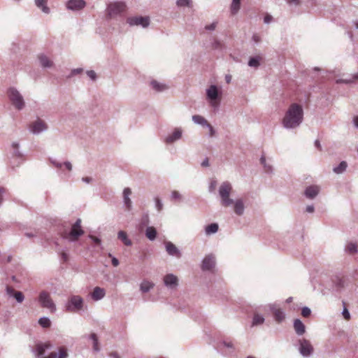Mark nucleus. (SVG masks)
I'll use <instances>...</instances> for the list:
<instances>
[{"mask_svg": "<svg viewBox=\"0 0 358 358\" xmlns=\"http://www.w3.org/2000/svg\"><path fill=\"white\" fill-rule=\"evenodd\" d=\"M231 190L232 185L229 182L225 181L220 185L218 192L221 199V204L225 207L234 204L235 214L241 216L244 214L245 211L244 201L242 198L237 199L235 201L230 199L229 196Z\"/></svg>", "mask_w": 358, "mask_h": 358, "instance_id": "obj_1", "label": "nucleus"}, {"mask_svg": "<svg viewBox=\"0 0 358 358\" xmlns=\"http://www.w3.org/2000/svg\"><path fill=\"white\" fill-rule=\"evenodd\" d=\"M303 119V110L301 105L292 103L282 119V125L287 129H295L301 124Z\"/></svg>", "mask_w": 358, "mask_h": 358, "instance_id": "obj_2", "label": "nucleus"}, {"mask_svg": "<svg viewBox=\"0 0 358 358\" xmlns=\"http://www.w3.org/2000/svg\"><path fill=\"white\" fill-rule=\"evenodd\" d=\"M84 299L79 295H71L65 303V308L69 313H78L83 310Z\"/></svg>", "mask_w": 358, "mask_h": 358, "instance_id": "obj_3", "label": "nucleus"}, {"mask_svg": "<svg viewBox=\"0 0 358 358\" xmlns=\"http://www.w3.org/2000/svg\"><path fill=\"white\" fill-rule=\"evenodd\" d=\"M126 5L123 2L115 1L108 4L106 9V19H115L124 12Z\"/></svg>", "mask_w": 358, "mask_h": 358, "instance_id": "obj_4", "label": "nucleus"}, {"mask_svg": "<svg viewBox=\"0 0 358 358\" xmlns=\"http://www.w3.org/2000/svg\"><path fill=\"white\" fill-rule=\"evenodd\" d=\"M84 234V230L81 227V220L77 219L75 223L71 226L69 232L63 235V238L67 239L69 242H76L79 237Z\"/></svg>", "mask_w": 358, "mask_h": 358, "instance_id": "obj_5", "label": "nucleus"}, {"mask_svg": "<svg viewBox=\"0 0 358 358\" xmlns=\"http://www.w3.org/2000/svg\"><path fill=\"white\" fill-rule=\"evenodd\" d=\"M8 96L14 107L20 110L24 108L25 103L23 96L20 92L15 87H10L8 90Z\"/></svg>", "mask_w": 358, "mask_h": 358, "instance_id": "obj_6", "label": "nucleus"}, {"mask_svg": "<svg viewBox=\"0 0 358 358\" xmlns=\"http://www.w3.org/2000/svg\"><path fill=\"white\" fill-rule=\"evenodd\" d=\"M38 301L42 308L48 309L50 313H55L57 310L56 305L48 292H41L38 295Z\"/></svg>", "mask_w": 358, "mask_h": 358, "instance_id": "obj_7", "label": "nucleus"}, {"mask_svg": "<svg viewBox=\"0 0 358 358\" xmlns=\"http://www.w3.org/2000/svg\"><path fill=\"white\" fill-rule=\"evenodd\" d=\"M326 289L330 292H338L344 287V281L339 276L335 275L322 282Z\"/></svg>", "mask_w": 358, "mask_h": 358, "instance_id": "obj_8", "label": "nucleus"}, {"mask_svg": "<svg viewBox=\"0 0 358 358\" xmlns=\"http://www.w3.org/2000/svg\"><path fill=\"white\" fill-rule=\"evenodd\" d=\"M298 345L299 352L302 357H308L313 355L314 348L309 340L300 338L298 340Z\"/></svg>", "mask_w": 358, "mask_h": 358, "instance_id": "obj_9", "label": "nucleus"}, {"mask_svg": "<svg viewBox=\"0 0 358 358\" xmlns=\"http://www.w3.org/2000/svg\"><path fill=\"white\" fill-rule=\"evenodd\" d=\"M268 309L272 312L275 321L278 323H281L285 318V313L278 307L275 303H269L262 307L263 311H266Z\"/></svg>", "mask_w": 358, "mask_h": 358, "instance_id": "obj_10", "label": "nucleus"}, {"mask_svg": "<svg viewBox=\"0 0 358 358\" xmlns=\"http://www.w3.org/2000/svg\"><path fill=\"white\" fill-rule=\"evenodd\" d=\"M216 349L220 353L229 356L236 351V347L231 341H222L217 343Z\"/></svg>", "mask_w": 358, "mask_h": 358, "instance_id": "obj_11", "label": "nucleus"}, {"mask_svg": "<svg viewBox=\"0 0 358 358\" xmlns=\"http://www.w3.org/2000/svg\"><path fill=\"white\" fill-rule=\"evenodd\" d=\"M127 22L129 26H140L143 28H147L150 23V17L148 16H134L129 17Z\"/></svg>", "mask_w": 358, "mask_h": 358, "instance_id": "obj_12", "label": "nucleus"}, {"mask_svg": "<svg viewBox=\"0 0 358 358\" xmlns=\"http://www.w3.org/2000/svg\"><path fill=\"white\" fill-rule=\"evenodd\" d=\"M206 96L207 99L210 101V106L216 108L218 106V103L217 101L220 99V93L218 91V88L215 85H211L206 90Z\"/></svg>", "mask_w": 358, "mask_h": 358, "instance_id": "obj_13", "label": "nucleus"}, {"mask_svg": "<svg viewBox=\"0 0 358 358\" xmlns=\"http://www.w3.org/2000/svg\"><path fill=\"white\" fill-rule=\"evenodd\" d=\"M216 264L215 257L213 254L206 255L201 262V268L203 271H212Z\"/></svg>", "mask_w": 358, "mask_h": 358, "instance_id": "obj_14", "label": "nucleus"}, {"mask_svg": "<svg viewBox=\"0 0 358 358\" xmlns=\"http://www.w3.org/2000/svg\"><path fill=\"white\" fill-rule=\"evenodd\" d=\"M48 129L47 124L42 120L38 119L29 126V131L33 134L38 135Z\"/></svg>", "mask_w": 358, "mask_h": 358, "instance_id": "obj_15", "label": "nucleus"}, {"mask_svg": "<svg viewBox=\"0 0 358 358\" xmlns=\"http://www.w3.org/2000/svg\"><path fill=\"white\" fill-rule=\"evenodd\" d=\"M182 129L180 127H176L174 129L171 134H169L164 138V142L166 144L171 145L176 141L180 140L182 136Z\"/></svg>", "mask_w": 358, "mask_h": 358, "instance_id": "obj_16", "label": "nucleus"}, {"mask_svg": "<svg viewBox=\"0 0 358 358\" xmlns=\"http://www.w3.org/2000/svg\"><path fill=\"white\" fill-rule=\"evenodd\" d=\"M86 6L84 0H69L66 3V7L68 10L77 12L83 9Z\"/></svg>", "mask_w": 358, "mask_h": 358, "instance_id": "obj_17", "label": "nucleus"}, {"mask_svg": "<svg viewBox=\"0 0 358 358\" xmlns=\"http://www.w3.org/2000/svg\"><path fill=\"white\" fill-rule=\"evenodd\" d=\"M166 251L169 255L180 259L182 257L181 251L171 242L166 241L164 243Z\"/></svg>", "mask_w": 358, "mask_h": 358, "instance_id": "obj_18", "label": "nucleus"}, {"mask_svg": "<svg viewBox=\"0 0 358 358\" xmlns=\"http://www.w3.org/2000/svg\"><path fill=\"white\" fill-rule=\"evenodd\" d=\"M164 284L169 289H176L178 285V279L176 275L169 273L164 277Z\"/></svg>", "mask_w": 358, "mask_h": 358, "instance_id": "obj_19", "label": "nucleus"}, {"mask_svg": "<svg viewBox=\"0 0 358 358\" xmlns=\"http://www.w3.org/2000/svg\"><path fill=\"white\" fill-rule=\"evenodd\" d=\"M6 294L14 298L17 303H22L24 300V296L20 291H16L13 287L7 286L6 288Z\"/></svg>", "mask_w": 358, "mask_h": 358, "instance_id": "obj_20", "label": "nucleus"}, {"mask_svg": "<svg viewBox=\"0 0 358 358\" xmlns=\"http://www.w3.org/2000/svg\"><path fill=\"white\" fill-rule=\"evenodd\" d=\"M52 348V345L49 341L36 344V352L37 358H41V357L43 356L47 350H50Z\"/></svg>", "mask_w": 358, "mask_h": 358, "instance_id": "obj_21", "label": "nucleus"}, {"mask_svg": "<svg viewBox=\"0 0 358 358\" xmlns=\"http://www.w3.org/2000/svg\"><path fill=\"white\" fill-rule=\"evenodd\" d=\"M320 188L317 185H310L306 188L304 195L309 199H315L319 194Z\"/></svg>", "mask_w": 358, "mask_h": 358, "instance_id": "obj_22", "label": "nucleus"}, {"mask_svg": "<svg viewBox=\"0 0 358 358\" xmlns=\"http://www.w3.org/2000/svg\"><path fill=\"white\" fill-rule=\"evenodd\" d=\"M123 203L126 208V210L130 211L132 208V202L130 199L131 194V190L129 187H125L123 190Z\"/></svg>", "mask_w": 358, "mask_h": 358, "instance_id": "obj_23", "label": "nucleus"}, {"mask_svg": "<svg viewBox=\"0 0 358 358\" xmlns=\"http://www.w3.org/2000/svg\"><path fill=\"white\" fill-rule=\"evenodd\" d=\"M91 298L95 301H99L102 299L106 295V291L103 288L99 287H95L90 294Z\"/></svg>", "mask_w": 358, "mask_h": 358, "instance_id": "obj_24", "label": "nucleus"}, {"mask_svg": "<svg viewBox=\"0 0 358 358\" xmlns=\"http://www.w3.org/2000/svg\"><path fill=\"white\" fill-rule=\"evenodd\" d=\"M40 65L43 69H50L53 66V62L45 55L41 54L38 57Z\"/></svg>", "mask_w": 358, "mask_h": 358, "instance_id": "obj_25", "label": "nucleus"}, {"mask_svg": "<svg viewBox=\"0 0 358 358\" xmlns=\"http://www.w3.org/2000/svg\"><path fill=\"white\" fill-rule=\"evenodd\" d=\"M293 326L295 333L298 336H302L306 333V326L300 319H295L294 320Z\"/></svg>", "mask_w": 358, "mask_h": 358, "instance_id": "obj_26", "label": "nucleus"}, {"mask_svg": "<svg viewBox=\"0 0 358 358\" xmlns=\"http://www.w3.org/2000/svg\"><path fill=\"white\" fill-rule=\"evenodd\" d=\"M265 318L262 314H260L257 312H254L253 317L252 320L251 327H256L262 325L264 323Z\"/></svg>", "mask_w": 358, "mask_h": 358, "instance_id": "obj_27", "label": "nucleus"}, {"mask_svg": "<svg viewBox=\"0 0 358 358\" xmlns=\"http://www.w3.org/2000/svg\"><path fill=\"white\" fill-rule=\"evenodd\" d=\"M36 6L42 10L43 13L48 14L50 12V8L47 6L48 0H34Z\"/></svg>", "mask_w": 358, "mask_h": 358, "instance_id": "obj_28", "label": "nucleus"}, {"mask_svg": "<svg viewBox=\"0 0 358 358\" xmlns=\"http://www.w3.org/2000/svg\"><path fill=\"white\" fill-rule=\"evenodd\" d=\"M345 252L349 255H355L358 252V247L355 243L349 242L345 246Z\"/></svg>", "mask_w": 358, "mask_h": 358, "instance_id": "obj_29", "label": "nucleus"}, {"mask_svg": "<svg viewBox=\"0 0 358 358\" xmlns=\"http://www.w3.org/2000/svg\"><path fill=\"white\" fill-rule=\"evenodd\" d=\"M155 286V284L148 280H143L140 284V290L143 293H147L150 292Z\"/></svg>", "mask_w": 358, "mask_h": 358, "instance_id": "obj_30", "label": "nucleus"}, {"mask_svg": "<svg viewBox=\"0 0 358 358\" xmlns=\"http://www.w3.org/2000/svg\"><path fill=\"white\" fill-rule=\"evenodd\" d=\"M117 238L127 246H131L132 245L131 241L128 238L127 233L124 231H120L117 233Z\"/></svg>", "mask_w": 358, "mask_h": 358, "instance_id": "obj_31", "label": "nucleus"}, {"mask_svg": "<svg viewBox=\"0 0 358 358\" xmlns=\"http://www.w3.org/2000/svg\"><path fill=\"white\" fill-rule=\"evenodd\" d=\"M11 148L13 150V156L19 159L23 157V154L20 150V144L17 142H13L11 144Z\"/></svg>", "mask_w": 358, "mask_h": 358, "instance_id": "obj_32", "label": "nucleus"}, {"mask_svg": "<svg viewBox=\"0 0 358 358\" xmlns=\"http://www.w3.org/2000/svg\"><path fill=\"white\" fill-rule=\"evenodd\" d=\"M219 226L217 223H212L205 227V234L207 236L214 234L218 231Z\"/></svg>", "mask_w": 358, "mask_h": 358, "instance_id": "obj_33", "label": "nucleus"}, {"mask_svg": "<svg viewBox=\"0 0 358 358\" xmlns=\"http://www.w3.org/2000/svg\"><path fill=\"white\" fill-rule=\"evenodd\" d=\"M145 236L150 241H155L157 237V230L154 227H147Z\"/></svg>", "mask_w": 358, "mask_h": 358, "instance_id": "obj_34", "label": "nucleus"}, {"mask_svg": "<svg viewBox=\"0 0 358 358\" xmlns=\"http://www.w3.org/2000/svg\"><path fill=\"white\" fill-rule=\"evenodd\" d=\"M358 80V71L351 76L349 78L345 79H338L336 80L337 84L343 83V84H351L355 83V80Z\"/></svg>", "mask_w": 358, "mask_h": 358, "instance_id": "obj_35", "label": "nucleus"}, {"mask_svg": "<svg viewBox=\"0 0 358 358\" xmlns=\"http://www.w3.org/2000/svg\"><path fill=\"white\" fill-rule=\"evenodd\" d=\"M347 167V162L342 161L337 166L334 167L333 171L336 174H341L346 171Z\"/></svg>", "mask_w": 358, "mask_h": 358, "instance_id": "obj_36", "label": "nucleus"}, {"mask_svg": "<svg viewBox=\"0 0 358 358\" xmlns=\"http://www.w3.org/2000/svg\"><path fill=\"white\" fill-rule=\"evenodd\" d=\"M152 87L157 92H162L167 89V86L162 83H159L156 80H152L150 83Z\"/></svg>", "mask_w": 358, "mask_h": 358, "instance_id": "obj_37", "label": "nucleus"}, {"mask_svg": "<svg viewBox=\"0 0 358 358\" xmlns=\"http://www.w3.org/2000/svg\"><path fill=\"white\" fill-rule=\"evenodd\" d=\"M192 121L196 124H200L201 126L206 127L207 124L208 123L207 120L202 116L199 115H194L192 117Z\"/></svg>", "mask_w": 358, "mask_h": 358, "instance_id": "obj_38", "label": "nucleus"}, {"mask_svg": "<svg viewBox=\"0 0 358 358\" xmlns=\"http://www.w3.org/2000/svg\"><path fill=\"white\" fill-rule=\"evenodd\" d=\"M260 162L262 164V166H264V171L266 173H273V166H272V165L266 163V157L264 155H262V157L260 158Z\"/></svg>", "mask_w": 358, "mask_h": 358, "instance_id": "obj_39", "label": "nucleus"}, {"mask_svg": "<svg viewBox=\"0 0 358 358\" xmlns=\"http://www.w3.org/2000/svg\"><path fill=\"white\" fill-rule=\"evenodd\" d=\"M240 7L241 0H232L230 7L231 14L236 15L240 10Z\"/></svg>", "mask_w": 358, "mask_h": 358, "instance_id": "obj_40", "label": "nucleus"}, {"mask_svg": "<svg viewBox=\"0 0 358 358\" xmlns=\"http://www.w3.org/2000/svg\"><path fill=\"white\" fill-rule=\"evenodd\" d=\"M39 325L43 328H49L51 326V321L48 317H41L38 321Z\"/></svg>", "mask_w": 358, "mask_h": 358, "instance_id": "obj_41", "label": "nucleus"}, {"mask_svg": "<svg viewBox=\"0 0 358 358\" xmlns=\"http://www.w3.org/2000/svg\"><path fill=\"white\" fill-rule=\"evenodd\" d=\"M90 338L93 342V350L96 352H99L100 348L99 346V340H98V337H97L96 334L94 333L91 334L90 336Z\"/></svg>", "mask_w": 358, "mask_h": 358, "instance_id": "obj_42", "label": "nucleus"}, {"mask_svg": "<svg viewBox=\"0 0 358 358\" xmlns=\"http://www.w3.org/2000/svg\"><path fill=\"white\" fill-rule=\"evenodd\" d=\"M68 356L67 350L64 347L59 348L58 353L55 352V358H67Z\"/></svg>", "mask_w": 358, "mask_h": 358, "instance_id": "obj_43", "label": "nucleus"}, {"mask_svg": "<svg viewBox=\"0 0 358 358\" xmlns=\"http://www.w3.org/2000/svg\"><path fill=\"white\" fill-rule=\"evenodd\" d=\"M260 57H253L249 59L248 66L250 67L257 68L260 65Z\"/></svg>", "mask_w": 358, "mask_h": 358, "instance_id": "obj_44", "label": "nucleus"}, {"mask_svg": "<svg viewBox=\"0 0 358 358\" xmlns=\"http://www.w3.org/2000/svg\"><path fill=\"white\" fill-rule=\"evenodd\" d=\"M150 223V218L148 213H145L142 215L141 220V225L142 227H149L148 224Z\"/></svg>", "mask_w": 358, "mask_h": 358, "instance_id": "obj_45", "label": "nucleus"}, {"mask_svg": "<svg viewBox=\"0 0 358 358\" xmlns=\"http://www.w3.org/2000/svg\"><path fill=\"white\" fill-rule=\"evenodd\" d=\"M176 4L179 7L191 6V0H177Z\"/></svg>", "mask_w": 358, "mask_h": 358, "instance_id": "obj_46", "label": "nucleus"}, {"mask_svg": "<svg viewBox=\"0 0 358 358\" xmlns=\"http://www.w3.org/2000/svg\"><path fill=\"white\" fill-rule=\"evenodd\" d=\"M155 208L158 211H161L163 208V203L159 197H155Z\"/></svg>", "mask_w": 358, "mask_h": 358, "instance_id": "obj_47", "label": "nucleus"}, {"mask_svg": "<svg viewBox=\"0 0 358 358\" xmlns=\"http://www.w3.org/2000/svg\"><path fill=\"white\" fill-rule=\"evenodd\" d=\"M216 186H217L216 180H214V179L211 180L209 183V186H208V192L210 193L214 192L215 190Z\"/></svg>", "mask_w": 358, "mask_h": 358, "instance_id": "obj_48", "label": "nucleus"}, {"mask_svg": "<svg viewBox=\"0 0 358 358\" xmlns=\"http://www.w3.org/2000/svg\"><path fill=\"white\" fill-rule=\"evenodd\" d=\"M310 314H311V310L308 307L305 306L302 308L301 315L303 317H308V316L310 315Z\"/></svg>", "mask_w": 358, "mask_h": 358, "instance_id": "obj_49", "label": "nucleus"}, {"mask_svg": "<svg viewBox=\"0 0 358 358\" xmlns=\"http://www.w3.org/2000/svg\"><path fill=\"white\" fill-rule=\"evenodd\" d=\"M83 71V69L82 68H77V69H73L71 70L69 76V78H71L77 74H80Z\"/></svg>", "mask_w": 358, "mask_h": 358, "instance_id": "obj_50", "label": "nucleus"}, {"mask_svg": "<svg viewBox=\"0 0 358 358\" xmlns=\"http://www.w3.org/2000/svg\"><path fill=\"white\" fill-rule=\"evenodd\" d=\"M88 237L94 243H96L97 245H99L101 247V248L102 249V246H101V241L99 238H97L93 235H89Z\"/></svg>", "mask_w": 358, "mask_h": 358, "instance_id": "obj_51", "label": "nucleus"}, {"mask_svg": "<svg viewBox=\"0 0 358 358\" xmlns=\"http://www.w3.org/2000/svg\"><path fill=\"white\" fill-rule=\"evenodd\" d=\"M171 198L173 200H180L182 198L181 194L178 191H173L171 194Z\"/></svg>", "mask_w": 358, "mask_h": 358, "instance_id": "obj_52", "label": "nucleus"}, {"mask_svg": "<svg viewBox=\"0 0 358 358\" xmlns=\"http://www.w3.org/2000/svg\"><path fill=\"white\" fill-rule=\"evenodd\" d=\"M342 315L346 320H349L351 318L350 313L345 306H344V308L343 309Z\"/></svg>", "mask_w": 358, "mask_h": 358, "instance_id": "obj_53", "label": "nucleus"}, {"mask_svg": "<svg viewBox=\"0 0 358 358\" xmlns=\"http://www.w3.org/2000/svg\"><path fill=\"white\" fill-rule=\"evenodd\" d=\"M50 163L57 169H62V167L64 166L63 163L59 162L56 159H50Z\"/></svg>", "mask_w": 358, "mask_h": 358, "instance_id": "obj_54", "label": "nucleus"}, {"mask_svg": "<svg viewBox=\"0 0 358 358\" xmlns=\"http://www.w3.org/2000/svg\"><path fill=\"white\" fill-rule=\"evenodd\" d=\"M87 76L92 80H95L96 79V74L94 71L90 70L86 72Z\"/></svg>", "mask_w": 358, "mask_h": 358, "instance_id": "obj_55", "label": "nucleus"}, {"mask_svg": "<svg viewBox=\"0 0 358 358\" xmlns=\"http://www.w3.org/2000/svg\"><path fill=\"white\" fill-rule=\"evenodd\" d=\"M6 192V189L4 187H0V206L2 205L3 202V196Z\"/></svg>", "mask_w": 358, "mask_h": 358, "instance_id": "obj_56", "label": "nucleus"}, {"mask_svg": "<svg viewBox=\"0 0 358 358\" xmlns=\"http://www.w3.org/2000/svg\"><path fill=\"white\" fill-rule=\"evenodd\" d=\"M216 26H217V22H214L210 24L206 25L205 29H206L208 31H213L215 29Z\"/></svg>", "mask_w": 358, "mask_h": 358, "instance_id": "obj_57", "label": "nucleus"}, {"mask_svg": "<svg viewBox=\"0 0 358 358\" xmlns=\"http://www.w3.org/2000/svg\"><path fill=\"white\" fill-rule=\"evenodd\" d=\"M287 4H289V6H298L300 5L301 3V1L300 0H286Z\"/></svg>", "mask_w": 358, "mask_h": 358, "instance_id": "obj_58", "label": "nucleus"}, {"mask_svg": "<svg viewBox=\"0 0 358 358\" xmlns=\"http://www.w3.org/2000/svg\"><path fill=\"white\" fill-rule=\"evenodd\" d=\"M108 256L110 257H111V262H112V264L114 266H117L120 264L119 262V260L115 257H113L112 255L110 253L108 254Z\"/></svg>", "mask_w": 358, "mask_h": 358, "instance_id": "obj_59", "label": "nucleus"}, {"mask_svg": "<svg viewBox=\"0 0 358 358\" xmlns=\"http://www.w3.org/2000/svg\"><path fill=\"white\" fill-rule=\"evenodd\" d=\"M206 127L209 130V136H210V137L213 136L215 134V131L214 128L209 123H208Z\"/></svg>", "mask_w": 358, "mask_h": 358, "instance_id": "obj_60", "label": "nucleus"}, {"mask_svg": "<svg viewBox=\"0 0 358 358\" xmlns=\"http://www.w3.org/2000/svg\"><path fill=\"white\" fill-rule=\"evenodd\" d=\"M273 20V17L268 14L266 15L264 17V22L266 24L270 23Z\"/></svg>", "mask_w": 358, "mask_h": 358, "instance_id": "obj_61", "label": "nucleus"}, {"mask_svg": "<svg viewBox=\"0 0 358 358\" xmlns=\"http://www.w3.org/2000/svg\"><path fill=\"white\" fill-rule=\"evenodd\" d=\"M64 166H65V168L69 170V171H71L72 170V164L69 161H66L64 163Z\"/></svg>", "mask_w": 358, "mask_h": 358, "instance_id": "obj_62", "label": "nucleus"}, {"mask_svg": "<svg viewBox=\"0 0 358 358\" xmlns=\"http://www.w3.org/2000/svg\"><path fill=\"white\" fill-rule=\"evenodd\" d=\"M315 208L313 205H309L306 206V211L309 213H312L314 212Z\"/></svg>", "mask_w": 358, "mask_h": 358, "instance_id": "obj_63", "label": "nucleus"}, {"mask_svg": "<svg viewBox=\"0 0 358 358\" xmlns=\"http://www.w3.org/2000/svg\"><path fill=\"white\" fill-rule=\"evenodd\" d=\"M110 358H120V356L117 352H111L109 353Z\"/></svg>", "mask_w": 358, "mask_h": 358, "instance_id": "obj_64", "label": "nucleus"}]
</instances>
